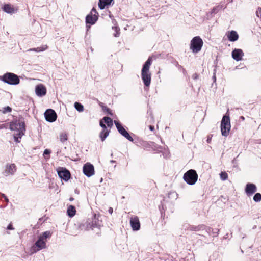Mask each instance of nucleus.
Returning <instances> with one entry per match:
<instances>
[{"label": "nucleus", "instance_id": "nucleus-18", "mask_svg": "<svg viewBox=\"0 0 261 261\" xmlns=\"http://www.w3.org/2000/svg\"><path fill=\"white\" fill-rule=\"evenodd\" d=\"M100 225L97 223L95 217V215L94 217V218L92 221H88L87 222V227L86 229L88 230L89 229H94V228L98 227Z\"/></svg>", "mask_w": 261, "mask_h": 261}, {"label": "nucleus", "instance_id": "nucleus-48", "mask_svg": "<svg viewBox=\"0 0 261 261\" xmlns=\"http://www.w3.org/2000/svg\"><path fill=\"white\" fill-rule=\"evenodd\" d=\"M110 162H111V163H114V162H115V161L111 160Z\"/></svg>", "mask_w": 261, "mask_h": 261}, {"label": "nucleus", "instance_id": "nucleus-12", "mask_svg": "<svg viewBox=\"0 0 261 261\" xmlns=\"http://www.w3.org/2000/svg\"><path fill=\"white\" fill-rule=\"evenodd\" d=\"M84 174L87 177H91L94 174V168L92 164L87 163L83 168Z\"/></svg>", "mask_w": 261, "mask_h": 261}, {"label": "nucleus", "instance_id": "nucleus-42", "mask_svg": "<svg viewBox=\"0 0 261 261\" xmlns=\"http://www.w3.org/2000/svg\"><path fill=\"white\" fill-rule=\"evenodd\" d=\"M108 212L110 214H112L113 212V210L112 207H110L109 210H108Z\"/></svg>", "mask_w": 261, "mask_h": 261}, {"label": "nucleus", "instance_id": "nucleus-40", "mask_svg": "<svg viewBox=\"0 0 261 261\" xmlns=\"http://www.w3.org/2000/svg\"><path fill=\"white\" fill-rule=\"evenodd\" d=\"M2 197L5 199V200L7 202H9V199H8V198L7 197V196H6L4 194H2Z\"/></svg>", "mask_w": 261, "mask_h": 261}, {"label": "nucleus", "instance_id": "nucleus-15", "mask_svg": "<svg viewBox=\"0 0 261 261\" xmlns=\"http://www.w3.org/2000/svg\"><path fill=\"white\" fill-rule=\"evenodd\" d=\"M36 94L39 97H42L46 94V88L43 84L36 85L35 87Z\"/></svg>", "mask_w": 261, "mask_h": 261}, {"label": "nucleus", "instance_id": "nucleus-8", "mask_svg": "<svg viewBox=\"0 0 261 261\" xmlns=\"http://www.w3.org/2000/svg\"><path fill=\"white\" fill-rule=\"evenodd\" d=\"M98 19V13L96 9L93 8L90 13L86 17V24H90L93 25L95 24Z\"/></svg>", "mask_w": 261, "mask_h": 261}, {"label": "nucleus", "instance_id": "nucleus-14", "mask_svg": "<svg viewBox=\"0 0 261 261\" xmlns=\"http://www.w3.org/2000/svg\"><path fill=\"white\" fill-rule=\"evenodd\" d=\"M130 224L134 231H138L140 228V223L137 216H135L130 218Z\"/></svg>", "mask_w": 261, "mask_h": 261}, {"label": "nucleus", "instance_id": "nucleus-23", "mask_svg": "<svg viewBox=\"0 0 261 261\" xmlns=\"http://www.w3.org/2000/svg\"><path fill=\"white\" fill-rule=\"evenodd\" d=\"M6 171L8 173L13 174L16 171V166L14 164L7 165Z\"/></svg>", "mask_w": 261, "mask_h": 261}, {"label": "nucleus", "instance_id": "nucleus-24", "mask_svg": "<svg viewBox=\"0 0 261 261\" xmlns=\"http://www.w3.org/2000/svg\"><path fill=\"white\" fill-rule=\"evenodd\" d=\"M67 215L70 217H72L75 215L76 210L73 205H70L68 206L67 211Z\"/></svg>", "mask_w": 261, "mask_h": 261}, {"label": "nucleus", "instance_id": "nucleus-27", "mask_svg": "<svg viewBox=\"0 0 261 261\" xmlns=\"http://www.w3.org/2000/svg\"><path fill=\"white\" fill-rule=\"evenodd\" d=\"M110 133L109 130H102L100 133V137L102 141H103L108 137Z\"/></svg>", "mask_w": 261, "mask_h": 261}, {"label": "nucleus", "instance_id": "nucleus-38", "mask_svg": "<svg viewBox=\"0 0 261 261\" xmlns=\"http://www.w3.org/2000/svg\"><path fill=\"white\" fill-rule=\"evenodd\" d=\"M50 153H51V151H50V150L49 149H46L44 151L43 155H49Z\"/></svg>", "mask_w": 261, "mask_h": 261}, {"label": "nucleus", "instance_id": "nucleus-21", "mask_svg": "<svg viewBox=\"0 0 261 261\" xmlns=\"http://www.w3.org/2000/svg\"><path fill=\"white\" fill-rule=\"evenodd\" d=\"M219 230L218 229H213L210 227L206 226L205 232H206L208 234L212 233L214 237H217L219 234Z\"/></svg>", "mask_w": 261, "mask_h": 261}, {"label": "nucleus", "instance_id": "nucleus-26", "mask_svg": "<svg viewBox=\"0 0 261 261\" xmlns=\"http://www.w3.org/2000/svg\"><path fill=\"white\" fill-rule=\"evenodd\" d=\"M51 233L49 231H46L43 232L39 237L40 239L43 240H46L47 238H49L51 237Z\"/></svg>", "mask_w": 261, "mask_h": 261}, {"label": "nucleus", "instance_id": "nucleus-47", "mask_svg": "<svg viewBox=\"0 0 261 261\" xmlns=\"http://www.w3.org/2000/svg\"><path fill=\"white\" fill-rule=\"evenodd\" d=\"M240 118L242 120H244V117L243 116H241Z\"/></svg>", "mask_w": 261, "mask_h": 261}, {"label": "nucleus", "instance_id": "nucleus-6", "mask_svg": "<svg viewBox=\"0 0 261 261\" xmlns=\"http://www.w3.org/2000/svg\"><path fill=\"white\" fill-rule=\"evenodd\" d=\"M230 118L228 115L223 116L221 123V131L222 135L227 137L230 129Z\"/></svg>", "mask_w": 261, "mask_h": 261}, {"label": "nucleus", "instance_id": "nucleus-3", "mask_svg": "<svg viewBox=\"0 0 261 261\" xmlns=\"http://www.w3.org/2000/svg\"><path fill=\"white\" fill-rule=\"evenodd\" d=\"M0 80L4 83L11 85H17L20 82L19 76L11 72H7L3 76H0Z\"/></svg>", "mask_w": 261, "mask_h": 261}, {"label": "nucleus", "instance_id": "nucleus-46", "mask_svg": "<svg viewBox=\"0 0 261 261\" xmlns=\"http://www.w3.org/2000/svg\"><path fill=\"white\" fill-rule=\"evenodd\" d=\"M73 199H73V198L71 197V198H70L69 200H70V201H73Z\"/></svg>", "mask_w": 261, "mask_h": 261}, {"label": "nucleus", "instance_id": "nucleus-7", "mask_svg": "<svg viewBox=\"0 0 261 261\" xmlns=\"http://www.w3.org/2000/svg\"><path fill=\"white\" fill-rule=\"evenodd\" d=\"M114 122L115 124L117 129L121 135H122L130 142L134 141V139L132 137L118 121L114 120Z\"/></svg>", "mask_w": 261, "mask_h": 261}, {"label": "nucleus", "instance_id": "nucleus-13", "mask_svg": "<svg viewBox=\"0 0 261 261\" xmlns=\"http://www.w3.org/2000/svg\"><path fill=\"white\" fill-rule=\"evenodd\" d=\"M257 191L256 186L252 183H248L246 185L245 191L248 196L252 195Z\"/></svg>", "mask_w": 261, "mask_h": 261}, {"label": "nucleus", "instance_id": "nucleus-33", "mask_svg": "<svg viewBox=\"0 0 261 261\" xmlns=\"http://www.w3.org/2000/svg\"><path fill=\"white\" fill-rule=\"evenodd\" d=\"M112 29L115 31V33L114 34V36L116 37H117L119 36V29L118 27H112Z\"/></svg>", "mask_w": 261, "mask_h": 261}, {"label": "nucleus", "instance_id": "nucleus-28", "mask_svg": "<svg viewBox=\"0 0 261 261\" xmlns=\"http://www.w3.org/2000/svg\"><path fill=\"white\" fill-rule=\"evenodd\" d=\"M104 122L107 125L108 127H112L113 125L112 119L109 117H104L103 118Z\"/></svg>", "mask_w": 261, "mask_h": 261}, {"label": "nucleus", "instance_id": "nucleus-22", "mask_svg": "<svg viewBox=\"0 0 261 261\" xmlns=\"http://www.w3.org/2000/svg\"><path fill=\"white\" fill-rule=\"evenodd\" d=\"M113 0H99L98 7L100 9H103L106 6L111 4Z\"/></svg>", "mask_w": 261, "mask_h": 261}, {"label": "nucleus", "instance_id": "nucleus-9", "mask_svg": "<svg viewBox=\"0 0 261 261\" xmlns=\"http://www.w3.org/2000/svg\"><path fill=\"white\" fill-rule=\"evenodd\" d=\"M57 173L59 177L65 181H68L71 176L69 171L65 168L59 167L57 169Z\"/></svg>", "mask_w": 261, "mask_h": 261}, {"label": "nucleus", "instance_id": "nucleus-2", "mask_svg": "<svg viewBox=\"0 0 261 261\" xmlns=\"http://www.w3.org/2000/svg\"><path fill=\"white\" fill-rule=\"evenodd\" d=\"M152 63L151 57H149L143 64L141 69V79L145 86H150L151 81V74L150 71V67Z\"/></svg>", "mask_w": 261, "mask_h": 261}, {"label": "nucleus", "instance_id": "nucleus-17", "mask_svg": "<svg viewBox=\"0 0 261 261\" xmlns=\"http://www.w3.org/2000/svg\"><path fill=\"white\" fill-rule=\"evenodd\" d=\"M205 228L206 226L204 225H199L197 226L190 225L187 229L190 231H199L203 233L205 232Z\"/></svg>", "mask_w": 261, "mask_h": 261}, {"label": "nucleus", "instance_id": "nucleus-35", "mask_svg": "<svg viewBox=\"0 0 261 261\" xmlns=\"http://www.w3.org/2000/svg\"><path fill=\"white\" fill-rule=\"evenodd\" d=\"M103 110L107 112V113L110 115H112L113 113L112 112V111L107 107H103Z\"/></svg>", "mask_w": 261, "mask_h": 261}, {"label": "nucleus", "instance_id": "nucleus-39", "mask_svg": "<svg viewBox=\"0 0 261 261\" xmlns=\"http://www.w3.org/2000/svg\"><path fill=\"white\" fill-rule=\"evenodd\" d=\"M7 229H8V230H13L14 229V228L13 227L12 225L11 224H9L7 227Z\"/></svg>", "mask_w": 261, "mask_h": 261}, {"label": "nucleus", "instance_id": "nucleus-43", "mask_svg": "<svg viewBox=\"0 0 261 261\" xmlns=\"http://www.w3.org/2000/svg\"><path fill=\"white\" fill-rule=\"evenodd\" d=\"M211 139H212V137H210V136H208L207 139V143H210V142L211 141Z\"/></svg>", "mask_w": 261, "mask_h": 261}, {"label": "nucleus", "instance_id": "nucleus-31", "mask_svg": "<svg viewBox=\"0 0 261 261\" xmlns=\"http://www.w3.org/2000/svg\"><path fill=\"white\" fill-rule=\"evenodd\" d=\"M253 199L256 202H260L261 201V194L259 193H255Z\"/></svg>", "mask_w": 261, "mask_h": 261}, {"label": "nucleus", "instance_id": "nucleus-29", "mask_svg": "<svg viewBox=\"0 0 261 261\" xmlns=\"http://www.w3.org/2000/svg\"><path fill=\"white\" fill-rule=\"evenodd\" d=\"M74 107L75 109L80 112H83L84 111L83 106L78 102H75L74 103Z\"/></svg>", "mask_w": 261, "mask_h": 261}, {"label": "nucleus", "instance_id": "nucleus-10", "mask_svg": "<svg viewBox=\"0 0 261 261\" xmlns=\"http://www.w3.org/2000/svg\"><path fill=\"white\" fill-rule=\"evenodd\" d=\"M46 240H43L42 239L39 238L38 240L35 242V246L32 247V250L34 252H36L41 249L46 248Z\"/></svg>", "mask_w": 261, "mask_h": 261}, {"label": "nucleus", "instance_id": "nucleus-34", "mask_svg": "<svg viewBox=\"0 0 261 261\" xmlns=\"http://www.w3.org/2000/svg\"><path fill=\"white\" fill-rule=\"evenodd\" d=\"M11 111H12L11 108H10L9 106H7L6 107L3 108V110H2V113L4 114H5V113H7L8 112H11Z\"/></svg>", "mask_w": 261, "mask_h": 261}, {"label": "nucleus", "instance_id": "nucleus-49", "mask_svg": "<svg viewBox=\"0 0 261 261\" xmlns=\"http://www.w3.org/2000/svg\"><path fill=\"white\" fill-rule=\"evenodd\" d=\"M215 8H214V9H213V12L215 13Z\"/></svg>", "mask_w": 261, "mask_h": 261}, {"label": "nucleus", "instance_id": "nucleus-16", "mask_svg": "<svg viewBox=\"0 0 261 261\" xmlns=\"http://www.w3.org/2000/svg\"><path fill=\"white\" fill-rule=\"evenodd\" d=\"M244 53L241 49H234L232 51V57L236 61L242 60Z\"/></svg>", "mask_w": 261, "mask_h": 261}, {"label": "nucleus", "instance_id": "nucleus-32", "mask_svg": "<svg viewBox=\"0 0 261 261\" xmlns=\"http://www.w3.org/2000/svg\"><path fill=\"white\" fill-rule=\"evenodd\" d=\"M220 176L221 179L224 181L227 179L228 174L225 172H221L220 173Z\"/></svg>", "mask_w": 261, "mask_h": 261}, {"label": "nucleus", "instance_id": "nucleus-5", "mask_svg": "<svg viewBox=\"0 0 261 261\" xmlns=\"http://www.w3.org/2000/svg\"><path fill=\"white\" fill-rule=\"evenodd\" d=\"M203 44L202 39L199 36H195L191 41L190 48L193 53H198L201 50Z\"/></svg>", "mask_w": 261, "mask_h": 261}, {"label": "nucleus", "instance_id": "nucleus-44", "mask_svg": "<svg viewBox=\"0 0 261 261\" xmlns=\"http://www.w3.org/2000/svg\"><path fill=\"white\" fill-rule=\"evenodd\" d=\"M149 129L150 130L152 131L154 130V126H152V125H150L149 126Z\"/></svg>", "mask_w": 261, "mask_h": 261}, {"label": "nucleus", "instance_id": "nucleus-30", "mask_svg": "<svg viewBox=\"0 0 261 261\" xmlns=\"http://www.w3.org/2000/svg\"><path fill=\"white\" fill-rule=\"evenodd\" d=\"M68 139L67 135L65 133H62L60 135V140L61 142L64 143Z\"/></svg>", "mask_w": 261, "mask_h": 261}, {"label": "nucleus", "instance_id": "nucleus-11", "mask_svg": "<svg viewBox=\"0 0 261 261\" xmlns=\"http://www.w3.org/2000/svg\"><path fill=\"white\" fill-rule=\"evenodd\" d=\"M44 117L47 121L53 122L56 120L57 115L54 110L48 109L44 113Z\"/></svg>", "mask_w": 261, "mask_h": 261}, {"label": "nucleus", "instance_id": "nucleus-19", "mask_svg": "<svg viewBox=\"0 0 261 261\" xmlns=\"http://www.w3.org/2000/svg\"><path fill=\"white\" fill-rule=\"evenodd\" d=\"M228 39L231 42H234L239 38V35L237 32L235 31L232 30L229 32L227 35Z\"/></svg>", "mask_w": 261, "mask_h": 261}, {"label": "nucleus", "instance_id": "nucleus-45", "mask_svg": "<svg viewBox=\"0 0 261 261\" xmlns=\"http://www.w3.org/2000/svg\"><path fill=\"white\" fill-rule=\"evenodd\" d=\"M213 79L214 80V82H216V77L215 74H214V75L213 76Z\"/></svg>", "mask_w": 261, "mask_h": 261}, {"label": "nucleus", "instance_id": "nucleus-20", "mask_svg": "<svg viewBox=\"0 0 261 261\" xmlns=\"http://www.w3.org/2000/svg\"><path fill=\"white\" fill-rule=\"evenodd\" d=\"M3 10L7 13L12 14L14 13V9L10 4H4Z\"/></svg>", "mask_w": 261, "mask_h": 261}, {"label": "nucleus", "instance_id": "nucleus-25", "mask_svg": "<svg viewBox=\"0 0 261 261\" xmlns=\"http://www.w3.org/2000/svg\"><path fill=\"white\" fill-rule=\"evenodd\" d=\"M47 48V46L46 45H43L41 47H38L37 48H30L28 49V51H36V52H40V51H44L46 48Z\"/></svg>", "mask_w": 261, "mask_h": 261}, {"label": "nucleus", "instance_id": "nucleus-37", "mask_svg": "<svg viewBox=\"0 0 261 261\" xmlns=\"http://www.w3.org/2000/svg\"><path fill=\"white\" fill-rule=\"evenodd\" d=\"M99 125L102 128V130H108L107 129L106 125L104 124L102 120L100 121Z\"/></svg>", "mask_w": 261, "mask_h": 261}, {"label": "nucleus", "instance_id": "nucleus-4", "mask_svg": "<svg viewBox=\"0 0 261 261\" xmlns=\"http://www.w3.org/2000/svg\"><path fill=\"white\" fill-rule=\"evenodd\" d=\"M183 179L188 185H193L197 181L198 175L195 170L190 169L184 174Z\"/></svg>", "mask_w": 261, "mask_h": 261}, {"label": "nucleus", "instance_id": "nucleus-1", "mask_svg": "<svg viewBox=\"0 0 261 261\" xmlns=\"http://www.w3.org/2000/svg\"><path fill=\"white\" fill-rule=\"evenodd\" d=\"M10 129L16 132L13 135L14 139L16 143H19L20 142V139L24 135L25 130L24 122L21 121L11 122L10 123Z\"/></svg>", "mask_w": 261, "mask_h": 261}, {"label": "nucleus", "instance_id": "nucleus-41", "mask_svg": "<svg viewBox=\"0 0 261 261\" xmlns=\"http://www.w3.org/2000/svg\"><path fill=\"white\" fill-rule=\"evenodd\" d=\"M192 78L194 80H196L198 78V75L196 73H195L193 75H192Z\"/></svg>", "mask_w": 261, "mask_h": 261}, {"label": "nucleus", "instance_id": "nucleus-36", "mask_svg": "<svg viewBox=\"0 0 261 261\" xmlns=\"http://www.w3.org/2000/svg\"><path fill=\"white\" fill-rule=\"evenodd\" d=\"M256 16L257 17L261 18V8H260V7L258 8V9L256 12Z\"/></svg>", "mask_w": 261, "mask_h": 261}]
</instances>
